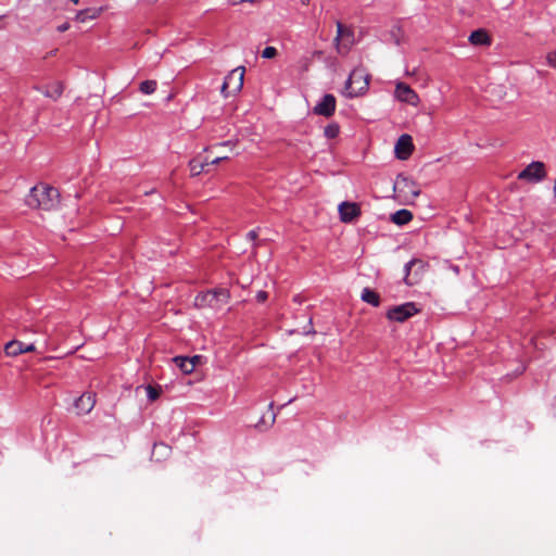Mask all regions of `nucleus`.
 <instances>
[{
  "mask_svg": "<svg viewBox=\"0 0 556 556\" xmlns=\"http://www.w3.org/2000/svg\"><path fill=\"white\" fill-rule=\"evenodd\" d=\"M277 55V49L275 47H266L263 52L262 56L264 59H273Z\"/></svg>",
  "mask_w": 556,
  "mask_h": 556,
  "instance_id": "a878e982",
  "label": "nucleus"
},
{
  "mask_svg": "<svg viewBox=\"0 0 556 556\" xmlns=\"http://www.w3.org/2000/svg\"><path fill=\"white\" fill-rule=\"evenodd\" d=\"M96 404V394L92 392L83 393L74 403L78 415L89 414Z\"/></svg>",
  "mask_w": 556,
  "mask_h": 556,
  "instance_id": "f8f14e48",
  "label": "nucleus"
},
{
  "mask_svg": "<svg viewBox=\"0 0 556 556\" xmlns=\"http://www.w3.org/2000/svg\"><path fill=\"white\" fill-rule=\"evenodd\" d=\"M63 92V89L61 86H56L53 90L49 91V90H46L43 92V94L48 98H53V99H58Z\"/></svg>",
  "mask_w": 556,
  "mask_h": 556,
  "instance_id": "393cba45",
  "label": "nucleus"
},
{
  "mask_svg": "<svg viewBox=\"0 0 556 556\" xmlns=\"http://www.w3.org/2000/svg\"><path fill=\"white\" fill-rule=\"evenodd\" d=\"M414 149L413 140L409 135H402L394 147L395 154L400 160H406L409 157Z\"/></svg>",
  "mask_w": 556,
  "mask_h": 556,
  "instance_id": "ddd939ff",
  "label": "nucleus"
},
{
  "mask_svg": "<svg viewBox=\"0 0 556 556\" xmlns=\"http://www.w3.org/2000/svg\"><path fill=\"white\" fill-rule=\"evenodd\" d=\"M173 362L185 375L191 374L195 368V363L189 361L188 356H176Z\"/></svg>",
  "mask_w": 556,
  "mask_h": 556,
  "instance_id": "f3484780",
  "label": "nucleus"
},
{
  "mask_svg": "<svg viewBox=\"0 0 556 556\" xmlns=\"http://www.w3.org/2000/svg\"><path fill=\"white\" fill-rule=\"evenodd\" d=\"M68 28H70L68 23H63V24H61L60 26H58V30H59L60 33L66 31Z\"/></svg>",
  "mask_w": 556,
  "mask_h": 556,
  "instance_id": "7c9ffc66",
  "label": "nucleus"
},
{
  "mask_svg": "<svg viewBox=\"0 0 556 556\" xmlns=\"http://www.w3.org/2000/svg\"><path fill=\"white\" fill-rule=\"evenodd\" d=\"M218 146H220V147L232 146V142L231 141H225V142L219 143Z\"/></svg>",
  "mask_w": 556,
  "mask_h": 556,
  "instance_id": "72a5a7b5",
  "label": "nucleus"
},
{
  "mask_svg": "<svg viewBox=\"0 0 556 556\" xmlns=\"http://www.w3.org/2000/svg\"><path fill=\"white\" fill-rule=\"evenodd\" d=\"M395 97L399 101L408 103L410 105H418V94L406 84L397 83L395 86Z\"/></svg>",
  "mask_w": 556,
  "mask_h": 556,
  "instance_id": "9b49d317",
  "label": "nucleus"
},
{
  "mask_svg": "<svg viewBox=\"0 0 556 556\" xmlns=\"http://www.w3.org/2000/svg\"><path fill=\"white\" fill-rule=\"evenodd\" d=\"M361 299L368 303V304H371L372 306H378L380 304V296L377 292H375L374 290L369 289V288H364L363 291H362V294H361Z\"/></svg>",
  "mask_w": 556,
  "mask_h": 556,
  "instance_id": "a211bd4d",
  "label": "nucleus"
},
{
  "mask_svg": "<svg viewBox=\"0 0 556 556\" xmlns=\"http://www.w3.org/2000/svg\"><path fill=\"white\" fill-rule=\"evenodd\" d=\"M230 298L229 291L226 289H220L217 291H207L203 294H199L195 298V304L199 306L202 305H214V302H223L226 303Z\"/></svg>",
  "mask_w": 556,
  "mask_h": 556,
  "instance_id": "1a4fd4ad",
  "label": "nucleus"
},
{
  "mask_svg": "<svg viewBox=\"0 0 556 556\" xmlns=\"http://www.w3.org/2000/svg\"><path fill=\"white\" fill-rule=\"evenodd\" d=\"M339 132H340V126L337 123H330L324 129V135L328 139H333V138L338 137Z\"/></svg>",
  "mask_w": 556,
  "mask_h": 556,
  "instance_id": "4be33fe9",
  "label": "nucleus"
},
{
  "mask_svg": "<svg viewBox=\"0 0 556 556\" xmlns=\"http://www.w3.org/2000/svg\"><path fill=\"white\" fill-rule=\"evenodd\" d=\"M554 194H555V198H556V179H555V184H554Z\"/></svg>",
  "mask_w": 556,
  "mask_h": 556,
  "instance_id": "c9c22d12",
  "label": "nucleus"
},
{
  "mask_svg": "<svg viewBox=\"0 0 556 556\" xmlns=\"http://www.w3.org/2000/svg\"><path fill=\"white\" fill-rule=\"evenodd\" d=\"M35 345L33 343L25 344L21 341L13 340L5 344L4 346V353L8 356L15 357L23 353H28L35 351Z\"/></svg>",
  "mask_w": 556,
  "mask_h": 556,
  "instance_id": "2eb2a0df",
  "label": "nucleus"
},
{
  "mask_svg": "<svg viewBox=\"0 0 556 556\" xmlns=\"http://www.w3.org/2000/svg\"><path fill=\"white\" fill-rule=\"evenodd\" d=\"M242 2H252L253 0H241Z\"/></svg>",
  "mask_w": 556,
  "mask_h": 556,
  "instance_id": "e433bc0d",
  "label": "nucleus"
},
{
  "mask_svg": "<svg viewBox=\"0 0 556 556\" xmlns=\"http://www.w3.org/2000/svg\"><path fill=\"white\" fill-rule=\"evenodd\" d=\"M546 177L545 165L543 162L533 161L523 170L518 174L519 180H525L531 184L542 181Z\"/></svg>",
  "mask_w": 556,
  "mask_h": 556,
  "instance_id": "423d86ee",
  "label": "nucleus"
},
{
  "mask_svg": "<svg viewBox=\"0 0 556 556\" xmlns=\"http://www.w3.org/2000/svg\"><path fill=\"white\" fill-rule=\"evenodd\" d=\"M426 270V263L420 260H412L405 264L404 281L407 286H414L418 283Z\"/></svg>",
  "mask_w": 556,
  "mask_h": 556,
  "instance_id": "0eeeda50",
  "label": "nucleus"
},
{
  "mask_svg": "<svg viewBox=\"0 0 556 556\" xmlns=\"http://www.w3.org/2000/svg\"><path fill=\"white\" fill-rule=\"evenodd\" d=\"M546 62L549 66L556 68V51H551L547 53Z\"/></svg>",
  "mask_w": 556,
  "mask_h": 556,
  "instance_id": "bb28decb",
  "label": "nucleus"
},
{
  "mask_svg": "<svg viewBox=\"0 0 556 556\" xmlns=\"http://www.w3.org/2000/svg\"><path fill=\"white\" fill-rule=\"evenodd\" d=\"M334 45L339 54L345 55L354 45V33L342 23H337V36Z\"/></svg>",
  "mask_w": 556,
  "mask_h": 556,
  "instance_id": "20e7f679",
  "label": "nucleus"
},
{
  "mask_svg": "<svg viewBox=\"0 0 556 556\" xmlns=\"http://www.w3.org/2000/svg\"><path fill=\"white\" fill-rule=\"evenodd\" d=\"M202 356L200 355H194L192 357H189V361H192V363H195V366L200 363Z\"/></svg>",
  "mask_w": 556,
  "mask_h": 556,
  "instance_id": "2f4dec72",
  "label": "nucleus"
},
{
  "mask_svg": "<svg viewBox=\"0 0 556 556\" xmlns=\"http://www.w3.org/2000/svg\"><path fill=\"white\" fill-rule=\"evenodd\" d=\"M247 238L251 241H255L257 238V230L253 229L247 233Z\"/></svg>",
  "mask_w": 556,
  "mask_h": 556,
  "instance_id": "c85d7f7f",
  "label": "nucleus"
},
{
  "mask_svg": "<svg viewBox=\"0 0 556 556\" xmlns=\"http://www.w3.org/2000/svg\"><path fill=\"white\" fill-rule=\"evenodd\" d=\"M394 191L406 201L414 200L420 194L418 185L413 179L401 175L395 180Z\"/></svg>",
  "mask_w": 556,
  "mask_h": 556,
  "instance_id": "39448f33",
  "label": "nucleus"
},
{
  "mask_svg": "<svg viewBox=\"0 0 556 556\" xmlns=\"http://www.w3.org/2000/svg\"><path fill=\"white\" fill-rule=\"evenodd\" d=\"M338 210L343 223H351L361 215V207L354 202H342Z\"/></svg>",
  "mask_w": 556,
  "mask_h": 556,
  "instance_id": "4468645a",
  "label": "nucleus"
},
{
  "mask_svg": "<svg viewBox=\"0 0 556 556\" xmlns=\"http://www.w3.org/2000/svg\"><path fill=\"white\" fill-rule=\"evenodd\" d=\"M255 298H256V301H257V302L263 303V302H265V301L267 300V298H268V293H267L266 291L261 290V291H258V292L256 293V296H255Z\"/></svg>",
  "mask_w": 556,
  "mask_h": 556,
  "instance_id": "cd10ccee",
  "label": "nucleus"
},
{
  "mask_svg": "<svg viewBox=\"0 0 556 556\" xmlns=\"http://www.w3.org/2000/svg\"><path fill=\"white\" fill-rule=\"evenodd\" d=\"M159 447H160V448L167 450V446H166L165 444H159V445H157V444H155V445H154V448H159Z\"/></svg>",
  "mask_w": 556,
  "mask_h": 556,
  "instance_id": "f704fd0d",
  "label": "nucleus"
},
{
  "mask_svg": "<svg viewBox=\"0 0 556 556\" xmlns=\"http://www.w3.org/2000/svg\"><path fill=\"white\" fill-rule=\"evenodd\" d=\"M146 392L149 401L151 402L155 401L160 396V390L150 384L146 387Z\"/></svg>",
  "mask_w": 556,
  "mask_h": 556,
  "instance_id": "b1692460",
  "label": "nucleus"
},
{
  "mask_svg": "<svg viewBox=\"0 0 556 556\" xmlns=\"http://www.w3.org/2000/svg\"><path fill=\"white\" fill-rule=\"evenodd\" d=\"M59 191L47 185L35 186L26 198V204L30 208L51 211L59 204Z\"/></svg>",
  "mask_w": 556,
  "mask_h": 556,
  "instance_id": "f257e3e1",
  "label": "nucleus"
},
{
  "mask_svg": "<svg viewBox=\"0 0 556 556\" xmlns=\"http://www.w3.org/2000/svg\"><path fill=\"white\" fill-rule=\"evenodd\" d=\"M139 89L144 94H151L156 90V81L155 80H144L140 84Z\"/></svg>",
  "mask_w": 556,
  "mask_h": 556,
  "instance_id": "5701e85b",
  "label": "nucleus"
},
{
  "mask_svg": "<svg viewBox=\"0 0 556 556\" xmlns=\"http://www.w3.org/2000/svg\"><path fill=\"white\" fill-rule=\"evenodd\" d=\"M413 218V215L409 211L407 210H400L397 212H395L392 216H391V220L396 224V225H405L407 224L408 222H410Z\"/></svg>",
  "mask_w": 556,
  "mask_h": 556,
  "instance_id": "aec40b11",
  "label": "nucleus"
},
{
  "mask_svg": "<svg viewBox=\"0 0 556 556\" xmlns=\"http://www.w3.org/2000/svg\"><path fill=\"white\" fill-rule=\"evenodd\" d=\"M369 85V76L361 67L354 68L344 86V94L354 98L365 92Z\"/></svg>",
  "mask_w": 556,
  "mask_h": 556,
  "instance_id": "f03ea898",
  "label": "nucleus"
},
{
  "mask_svg": "<svg viewBox=\"0 0 556 556\" xmlns=\"http://www.w3.org/2000/svg\"><path fill=\"white\" fill-rule=\"evenodd\" d=\"M275 419H276V414H274V413H273V414H271V416H270V422L268 424V427H270L271 425H274Z\"/></svg>",
  "mask_w": 556,
  "mask_h": 556,
  "instance_id": "473e14b6",
  "label": "nucleus"
},
{
  "mask_svg": "<svg viewBox=\"0 0 556 556\" xmlns=\"http://www.w3.org/2000/svg\"><path fill=\"white\" fill-rule=\"evenodd\" d=\"M227 159H228V156H217L214 160L210 161L208 165L218 164L219 162L227 160Z\"/></svg>",
  "mask_w": 556,
  "mask_h": 556,
  "instance_id": "c756f323",
  "label": "nucleus"
},
{
  "mask_svg": "<svg viewBox=\"0 0 556 556\" xmlns=\"http://www.w3.org/2000/svg\"><path fill=\"white\" fill-rule=\"evenodd\" d=\"M417 313H418V308L416 307L415 303L407 302L402 305H397V306L390 308L387 313V317L390 320L403 323Z\"/></svg>",
  "mask_w": 556,
  "mask_h": 556,
  "instance_id": "6e6552de",
  "label": "nucleus"
},
{
  "mask_svg": "<svg viewBox=\"0 0 556 556\" xmlns=\"http://www.w3.org/2000/svg\"><path fill=\"white\" fill-rule=\"evenodd\" d=\"M100 9H86L81 10L76 14V20L80 23H85L89 20H94L100 15Z\"/></svg>",
  "mask_w": 556,
  "mask_h": 556,
  "instance_id": "6ab92c4d",
  "label": "nucleus"
},
{
  "mask_svg": "<svg viewBox=\"0 0 556 556\" xmlns=\"http://www.w3.org/2000/svg\"><path fill=\"white\" fill-rule=\"evenodd\" d=\"M469 41L475 46H489L491 43V38L486 30L477 29L470 34Z\"/></svg>",
  "mask_w": 556,
  "mask_h": 556,
  "instance_id": "dca6fc26",
  "label": "nucleus"
},
{
  "mask_svg": "<svg viewBox=\"0 0 556 556\" xmlns=\"http://www.w3.org/2000/svg\"><path fill=\"white\" fill-rule=\"evenodd\" d=\"M189 166H190L191 174L193 176H198L204 170L205 166H208V161H201L199 159H193L190 161Z\"/></svg>",
  "mask_w": 556,
  "mask_h": 556,
  "instance_id": "412c9836",
  "label": "nucleus"
},
{
  "mask_svg": "<svg viewBox=\"0 0 556 556\" xmlns=\"http://www.w3.org/2000/svg\"><path fill=\"white\" fill-rule=\"evenodd\" d=\"M337 101L333 94H325L314 106V113L325 117H330L336 111Z\"/></svg>",
  "mask_w": 556,
  "mask_h": 556,
  "instance_id": "9d476101",
  "label": "nucleus"
},
{
  "mask_svg": "<svg viewBox=\"0 0 556 556\" xmlns=\"http://www.w3.org/2000/svg\"><path fill=\"white\" fill-rule=\"evenodd\" d=\"M244 67L240 66L232 70L224 79L220 92L225 98L240 91L243 86Z\"/></svg>",
  "mask_w": 556,
  "mask_h": 556,
  "instance_id": "7ed1b4c3",
  "label": "nucleus"
}]
</instances>
